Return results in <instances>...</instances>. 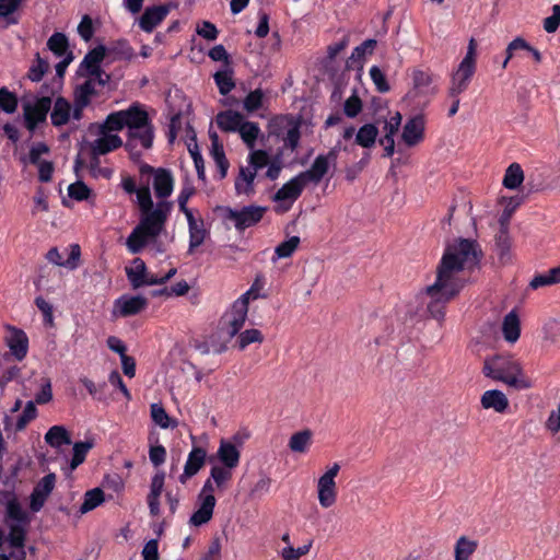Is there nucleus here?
Segmentation results:
<instances>
[{
    "label": "nucleus",
    "mask_w": 560,
    "mask_h": 560,
    "mask_svg": "<svg viewBox=\"0 0 560 560\" xmlns=\"http://www.w3.org/2000/svg\"><path fill=\"white\" fill-rule=\"evenodd\" d=\"M168 11L166 5L147 8L140 18V27L147 33L152 32L166 18Z\"/></svg>",
    "instance_id": "b1692460"
},
{
    "label": "nucleus",
    "mask_w": 560,
    "mask_h": 560,
    "mask_svg": "<svg viewBox=\"0 0 560 560\" xmlns=\"http://www.w3.org/2000/svg\"><path fill=\"white\" fill-rule=\"evenodd\" d=\"M299 244H300V237H298V236H292L289 240L280 243L275 249V254H276L275 259L290 257L296 250V248L299 247Z\"/></svg>",
    "instance_id": "13d9d810"
},
{
    "label": "nucleus",
    "mask_w": 560,
    "mask_h": 560,
    "mask_svg": "<svg viewBox=\"0 0 560 560\" xmlns=\"http://www.w3.org/2000/svg\"><path fill=\"white\" fill-rule=\"evenodd\" d=\"M68 196L77 201L89 200L93 202L95 197L92 189H90L83 182L78 180L68 187Z\"/></svg>",
    "instance_id": "a18cd8bd"
},
{
    "label": "nucleus",
    "mask_w": 560,
    "mask_h": 560,
    "mask_svg": "<svg viewBox=\"0 0 560 560\" xmlns=\"http://www.w3.org/2000/svg\"><path fill=\"white\" fill-rule=\"evenodd\" d=\"M370 75L378 92L386 93L389 91L386 77L377 66H373L370 69Z\"/></svg>",
    "instance_id": "0e129e2a"
},
{
    "label": "nucleus",
    "mask_w": 560,
    "mask_h": 560,
    "mask_svg": "<svg viewBox=\"0 0 560 560\" xmlns=\"http://www.w3.org/2000/svg\"><path fill=\"white\" fill-rule=\"evenodd\" d=\"M105 57V48L103 46H98L91 50L83 59L81 67L85 68L90 77L97 78L98 85H105L108 81V75L105 74L101 68L100 63Z\"/></svg>",
    "instance_id": "aec40b11"
},
{
    "label": "nucleus",
    "mask_w": 560,
    "mask_h": 560,
    "mask_svg": "<svg viewBox=\"0 0 560 560\" xmlns=\"http://www.w3.org/2000/svg\"><path fill=\"white\" fill-rule=\"evenodd\" d=\"M126 275L133 289L143 285L158 284V276L147 270L145 264L140 258H135L129 267H126Z\"/></svg>",
    "instance_id": "a211bd4d"
},
{
    "label": "nucleus",
    "mask_w": 560,
    "mask_h": 560,
    "mask_svg": "<svg viewBox=\"0 0 560 560\" xmlns=\"http://www.w3.org/2000/svg\"><path fill=\"white\" fill-rule=\"evenodd\" d=\"M7 515L16 523L26 524L28 522L26 512L22 509L15 497H11L7 502Z\"/></svg>",
    "instance_id": "8fccbe9b"
},
{
    "label": "nucleus",
    "mask_w": 560,
    "mask_h": 560,
    "mask_svg": "<svg viewBox=\"0 0 560 560\" xmlns=\"http://www.w3.org/2000/svg\"><path fill=\"white\" fill-rule=\"evenodd\" d=\"M93 447L92 441L77 442L73 445V457L70 463L71 469H75L79 465H81L88 452Z\"/></svg>",
    "instance_id": "603ef678"
},
{
    "label": "nucleus",
    "mask_w": 560,
    "mask_h": 560,
    "mask_svg": "<svg viewBox=\"0 0 560 560\" xmlns=\"http://www.w3.org/2000/svg\"><path fill=\"white\" fill-rule=\"evenodd\" d=\"M18 98L7 88L0 89V112L12 114L16 110Z\"/></svg>",
    "instance_id": "bf43d9fd"
},
{
    "label": "nucleus",
    "mask_w": 560,
    "mask_h": 560,
    "mask_svg": "<svg viewBox=\"0 0 560 560\" xmlns=\"http://www.w3.org/2000/svg\"><path fill=\"white\" fill-rule=\"evenodd\" d=\"M542 340L556 345L560 340V318H548L541 328Z\"/></svg>",
    "instance_id": "79ce46f5"
},
{
    "label": "nucleus",
    "mask_w": 560,
    "mask_h": 560,
    "mask_svg": "<svg viewBox=\"0 0 560 560\" xmlns=\"http://www.w3.org/2000/svg\"><path fill=\"white\" fill-rule=\"evenodd\" d=\"M206 457L207 453L203 448L194 447L188 455L180 480L184 482L186 478H190L196 475L203 466Z\"/></svg>",
    "instance_id": "bb28decb"
},
{
    "label": "nucleus",
    "mask_w": 560,
    "mask_h": 560,
    "mask_svg": "<svg viewBox=\"0 0 560 560\" xmlns=\"http://www.w3.org/2000/svg\"><path fill=\"white\" fill-rule=\"evenodd\" d=\"M249 305L237 299L224 313L221 319V329L230 338L236 336L243 328L248 313Z\"/></svg>",
    "instance_id": "1a4fd4ad"
},
{
    "label": "nucleus",
    "mask_w": 560,
    "mask_h": 560,
    "mask_svg": "<svg viewBox=\"0 0 560 560\" xmlns=\"http://www.w3.org/2000/svg\"><path fill=\"white\" fill-rule=\"evenodd\" d=\"M481 255L476 241L458 238L448 244L436 267L435 281L417 295L416 314L442 322L445 305L464 289Z\"/></svg>",
    "instance_id": "f257e3e1"
},
{
    "label": "nucleus",
    "mask_w": 560,
    "mask_h": 560,
    "mask_svg": "<svg viewBox=\"0 0 560 560\" xmlns=\"http://www.w3.org/2000/svg\"><path fill=\"white\" fill-rule=\"evenodd\" d=\"M305 186L306 183L300 174L285 183L273 197V200L277 202L276 210L278 212L288 211Z\"/></svg>",
    "instance_id": "9d476101"
},
{
    "label": "nucleus",
    "mask_w": 560,
    "mask_h": 560,
    "mask_svg": "<svg viewBox=\"0 0 560 560\" xmlns=\"http://www.w3.org/2000/svg\"><path fill=\"white\" fill-rule=\"evenodd\" d=\"M425 119L423 115H415L402 126L401 141L409 148L417 147L424 140Z\"/></svg>",
    "instance_id": "dca6fc26"
},
{
    "label": "nucleus",
    "mask_w": 560,
    "mask_h": 560,
    "mask_svg": "<svg viewBox=\"0 0 560 560\" xmlns=\"http://www.w3.org/2000/svg\"><path fill=\"white\" fill-rule=\"evenodd\" d=\"M377 135V128L373 124H366L358 130L355 142L363 148H371L374 145Z\"/></svg>",
    "instance_id": "a19ab883"
},
{
    "label": "nucleus",
    "mask_w": 560,
    "mask_h": 560,
    "mask_svg": "<svg viewBox=\"0 0 560 560\" xmlns=\"http://www.w3.org/2000/svg\"><path fill=\"white\" fill-rule=\"evenodd\" d=\"M244 143L252 151L254 150L256 140L260 133V128L258 124L253 121H244L242 122L240 129L237 130Z\"/></svg>",
    "instance_id": "4c0bfd02"
},
{
    "label": "nucleus",
    "mask_w": 560,
    "mask_h": 560,
    "mask_svg": "<svg viewBox=\"0 0 560 560\" xmlns=\"http://www.w3.org/2000/svg\"><path fill=\"white\" fill-rule=\"evenodd\" d=\"M151 418L153 422L162 429H174L177 427V421L172 419L165 408L161 404H152L150 407Z\"/></svg>",
    "instance_id": "e433bc0d"
},
{
    "label": "nucleus",
    "mask_w": 560,
    "mask_h": 560,
    "mask_svg": "<svg viewBox=\"0 0 560 560\" xmlns=\"http://www.w3.org/2000/svg\"><path fill=\"white\" fill-rule=\"evenodd\" d=\"M244 120L243 115L233 110H224L217 115L218 127L228 132L237 131Z\"/></svg>",
    "instance_id": "c85d7f7f"
},
{
    "label": "nucleus",
    "mask_w": 560,
    "mask_h": 560,
    "mask_svg": "<svg viewBox=\"0 0 560 560\" xmlns=\"http://www.w3.org/2000/svg\"><path fill=\"white\" fill-rule=\"evenodd\" d=\"M497 253L502 265L511 260V241L508 231L501 230L495 240Z\"/></svg>",
    "instance_id": "c03bdc74"
},
{
    "label": "nucleus",
    "mask_w": 560,
    "mask_h": 560,
    "mask_svg": "<svg viewBox=\"0 0 560 560\" xmlns=\"http://www.w3.org/2000/svg\"><path fill=\"white\" fill-rule=\"evenodd\" d=\"M207 236L203 221L189 228V253L199 247Z\"/></svg>",
    "instance_id": "4d7b16f0"
},
{
    "label": "nucleus",
    "mask_w": 560,
    "mask_h": 560,
    "mask_svg": "<svg viewBox=\"0 0 560 560\" xmlns=\"http://www.w3.org/2000/svg\"><path fill=\"white\" fill-rule=\"evenodd\" d=\"M148 306V300L142 295H121L114 301L112 316L114 318L129 317L140 314Z\"/></svg>",
    "instance_id": "9b49d317"
},
{
    "label": "nucleus",
    "mask_w": 560,
    "mask_h": 560,
    "mask_svg": "<svg viewBox=\"0 0 560 560\" xmlns=\"http://www.w3.org/2000/svg\"><path fill=\"white\" fill-rule=\"evenodd\" d=\"M50 109V120L55 127L65 126L73 118V108L65 97L58 96Z\"/></svg>",
    "instance_id": "393cba45"
},
{
    "label": "nucleus",
    "mask_w": 560,
    "mask_h": 560,
    "mask_svg": "<svg viewBox=\"0 0 560 560\" xmlns=\"http://www.w3.org/2000/svg\"><path fill=\"white\" fill-rule=\"evenodd\" d=\"M37 417V409L35 406V402L30 400L25 404V407L22 411V413L19 416L16 423H15V430L22 431L26 428V425L33 421Z\"/></svg>",
    "instance_id": "3c124183"
},
{
    "label": "nucleus",
    "mask_w": 560,
    "mask_h": 560,
    "mask_svg": "<svg viewBox=\"0 0 560 560\" xmlns=\"http://www.w3.org/2000/svg\"><path fill=\"white\" fill-rule=\"evenodd\" d=\"M338 145L332 148L327 154L318 155L313 162L310 170L300 173L305 183H319L325 174L328 172L329 165L335 164L338 156Z\"/></svg>",
    "instance_id": "4468645a"
},
{
    "label": "nucleus",
    "mask_w": 560,
    "mask_h": 560,
    "mask_svg": "<svg viewBox=\"0 0 560 560\" xmlns=\"http://www.w3.org/2000/svg\"><path fill=\"white\" fill-rule=\"evenodd\" d=\"M128 136L126 149L133 160L139 159L141 155V152L137 150L138 147L145 150L152 147L154 133L151 124L128 132Z\"/></svg>",
    "instance_id": "f3484780"
},
{
    "label": "nucleus",
    "mask_w": 560,
    "mask_h": 560,
    "mask_svg": "<svg viewBox=\"0 0 560 560\" xmlns=\"http://www.w3.org/2000/svg\"><path fill=\"white\" fill-rule=\"evenodd\" d=\"M545 427L551 434L560 433V402L557 405L556 409L550 411Z\"/></svg>",
    "instance_id": "338daca9"
},
{
    "label": "nucleus",
    "mask_w": 560,
    "mask_h": 560,
    "mask_svg": "<svg viewBox=\"0 0 560 560\" xmlns=\"http://www.w3.org/2000/svg\"><path fill=\"white\" fill-rule=\"evenodd\" d=\"M264 341V335L256 328L246 329L241 332L237 338V345L241 350H244L250 343H261Z\"/></svg>",
    "instance_id": "5fc2aeb1"
},
{
    "label": "nucleus",
    "mask_w": 560,
    "mask_h": 560,
    "mask_svg": "<svg viewBox=\"0 0 560 560\" xmlns=\"http://www.w3.org/2000/svg\"><path fill=\"white\" fill-rule=\"evenodd\" d=\"M376 46L375 39H366L360 46L355 47L347 61V68L358 67L362 69V60L365 55H372Z\"/></svg>",
    "instance_id": "473e14b6"
},
{
    "label": "nucleus",
    "mask_w": 560,
    "mask_h": 560,
    "mask_svg": "<svg viewBox=\"0 0 560 560\" xmlns=\"http://www.w3.org/2000/svg\"><path fill=\"white\" fill-rule=\"evenodd\" d=\"M47 46L57 56L62 57L68 51V39L62 33H55L48 39Z\"/></svg>",
    "instance_id": "6e6d98bb"
},
{
    "label": "nucleus",
    "mask_w": 560,
    "mask_h": 560,
    "mask_svg": "<svg viewBox=\"0 0 560 560\" xmlns=\"http://www.w3.org/2000/svg\"><path fill=\"white\" fill-rule=\"evenodd\" d=\"M55 474H48L36 485L31 494L30 503V508L33 512H38L43 508L45 501L55 488Z\"/></svg>",
    "instance_id": "412c9836"
},
{
    "label": "nucleus",
    "mask_w": 560,
    "mask_h": 560,
    "mask_svg": "<svg viewBox=\"0 0 560 560\" xmlns=\"http://www.w3.org/2000/svg\"><path fill=\"white\" fill-rule=\"evenodd\" d=\"M214 81L222 95H226L235 86V83L232 78V72L230 70L218 71L214 74Z\"/></svg>",
    "instance_id": "864d4df0"
},
{
    "label": "nucleus",
    "mask_w": 560,
    "mask_h": 560,
    "mask_svg": "<svg viewBox=\"0 0 560 560\" xmlns=\"http://www.w3.org/2000/svg\"><path fill=\"white\" fill-rule=\"evenodd\" d=\"M217 456L223 466L234 469L240 463L241 454L238 448L233 443L222 440L220 442Z\"/></svg>",
    "instance_id": "cd10ccee"
},
{
    "label": "nucleus",
    "mask_w": 560,
    "mask_h": 560,
    "mask_svg": "<svg viewBox=\"0 0 560 560\" xmlns=\"http://www.w3.org/2000/svg\"><path fill=\"white\" fill-rule=\"evenodd\" d=\"M402 116L399 112H389L388 116L384 119L383 131L384 138L389 139L394 138L395 133L398 131L401 125Z\"/></svg>",
    "instance_id": "09e8293b"
},
{
    "label": "nucleus",
    "mask_w": 560,
    "mask_h": 560,
    "mask_svg": "<svg viewBox=\"0 0 560 560\" xmlns=\"http://www.w3.org/2000/svg\"><path fill=\"white\" fill-rule=\"evenodd\" d=\"M340 469L339 463H332L325 467V470L316 480V495L322 509L328 510L337 503L338 489L336 478Z\"/></svg>",
    "instance_id": "0eeeda50"
},
{
    "label": "nucleus",
    "mask_w": 560,
    "mask_h": 560,
    "mask_svg": "<svg viewBox=\"0 0 560 560\" xmlns=\"http://www.w3.org/2000/svg\"><path fill=\"white\" fill-rule=\"evenodd\" d=\"M524 180V172L518 163H512L505 171L503 186L508 189L518 188Z\"/></svg>",
    "instance_id": "58836bf2"
},
{
    "label": "nucleus",
    "mask_w": 560,
    "mask_h": 560,
    "mask_svg": "<svg viewBox=\"0 0 560 560\" xmlns=\"http://www.w3.org/2000/svg\"><path fill=\"white\" fill-rule=\"evenodd\" d=\"M97 78L90 77L84 83L74 90L73 119L80 120L83 117V109L90 104L93 96L96 95Z\"/></svg>",
    "instance_id": "2eb2a0df"
},
{
    "label": "nucleus",
    "mask_w": 560,
    "mask_h": 560,
    "mask_svg": "<svg viewBox=\"0 0 560 560\" xmlns=\"http://www.w3.org/2000/svg\"><path fill=\"white\" fill-rule=\"evenodd\" d=\"M544 30L547 33H555L560 25V5L555 4L552 7V14L544 19Z\"/></svg>",
    "instance_id": "69168bd1"
},
{
    "label": "nucleus",
    "mask_w": 560,
    "mask_h": 560,
    "mask_svg": "<svg viewBox=\"0 0 560 560\" xmlns=\"http://www.w3.org/2000/svg\"><path fill=\"white\" fill-rule=\"evenodd\" d=\"M104 501V493L100 488L89 490L84 494L83 503L80 506V513L85 514L97 508Z\"/></svg>",
    "instance_id": "49530a36"
},
{
    "label": "nucleus",
    "mask_w": 560,
    "mask_h": 560,
    "mask_svg": "<svg viewBox=\"0 0 560 560\" xmlns=\"http://www.w3.org/2000/svg\"><path fill=\"white\" fill-rule=\"evenodd\" d=\"M110 128L121 130L128 128V132L150 124L148 113L140 105H132L128 109L118 110L107 116Z\"/></svg>",
    "instance_id": "6e6552de"
},
{
    "label": "nucleus",
    "mask_w": 560,
    "mask_h": 560,
    "mask_svg": "<svg viewBox=\"0 0 560 560\" xmlns=\"http://www.w3.org/2000/svg\"><path fill=\"white\" fill-rule=\"evenodd\" d=\"M312 436L313 433L308 429L295 432L291 435L288 446L293 453L304 454L312 444Z\"/></svg>",
    "instance_id": "72a5a7b5"
},
{
    "label": "nucleus",
    "mask_w": 560,
    "mask_h": 560,
    "mask_svg": "<svg viewBox=\"0 0 560 560\" xmlns=\"http://www.w3.org/2000/svg\"><path fill=\"white\" fill-rule=\"evenodd\" d=\"M265 213V208L258 206L244 207L241 210H226V219L234 223V226L242 231L259 222Z\"/></svg>",
    "instance_id": "ddd939ff"
},
{
    "label": "nucleus",
    "mask_w": 560,
    "mask_h": 560,
    "mask_svg": "<svg viewBox=\"0 0 560 560\" xmlns=\"http://www.w3.org/2000/svg\"><path fill=\"white\" fill-rule=\"evenodd\" d=\"M199 560H221V544L214 538L208 546L207 550L200 556Z\"/></svg>",
    "instance_id": "774afa93"
},
{
    "label": "nucleus",
    "mask_w": 560,
    "mask_h": 560,
    "mask_svg": "<svg viewBox=\"0 0 560 560\" xmlns=\"http://www.w3.org/2000/svg\"><path fill=\"white\" fill-rule=\"evenodd\" d=\"M50 108L51 98L49 96H42L34 103L24 104L23 112L27 129L33 131L38 124L44 122Z\"/></svg>",
    "instance_id": "f8f14e48"
},
{
    "label": "nucleus",
    "mask_w": 560,
    "mask_h": 560,
    "mask_svg": "<svg viewBox=\"0 0 560 560\" xmlns=\"http://www.w3.org/2000/svg\"><path fill=\"white\" fill-rule=\"evenodd\" d=\"M22 523H15L10 525L9 541L12 547H23L25 540V530Z\"/></svg>",
    "instance_id": "e2e57ef3"
},
{
    "label": "nucleus",
    "mask_w": 560,
    "mask_h": 560,
    "mask_svg": "<svg viewBox=\"0 0 560 560\" xmlns=\"http://www.w3.org/2000/svg\"><path fill=\"white\" fill-rule=\"evenodd\" d=\"M485 409H492L498 413H503L509 408V399L506 395L499 389L486 390L480 399Z\"/></svg>",
    "instance_id": "a878e982"
},
{
    "label": "nucleus",
    "mask_w": 560,
    "mask_h": 560,
    "mask_svg": "<svg viewBox=\"0 0 560 560\" xmlns=\"http://www.w3.org/2000/svg\"><path fill=\"white\" fill-rule=\"evenodd\" d=\"M521 198L518 197H501L499 202L503 207L502 213L500 215L499 222L501 225V230L508 231V224L515 212V210L521 205Z\"/></svg>",
    "instance_id": "c9c22d12"
},
{
    "label": "nucleus",
    "mask_w": 560,
    "mask_h": 560,
    "mask_svg": "<svg viewBox=\"0 0 560 560\" xmlns=\"http://www.w3.org/2000/svg\"><path fill=\"white\" fill-rule=\"evenodd\" d=\"M117 130L110 128L107 118L103 124L92 125L90 132L95 135V139L88 143L92 155V167L98 164V156L105 155L122 145L121 138L115 133Z\"/></svg>",
    "instance_id": "20e7f679"
},
{
    "label": "nucleus",
    "mask_w": 560,
    "mask_h": 560,
    "mask_svg": "<svg viewBox=\"0 0 560 560\" xmlns=\"http://www.w3.org/2000/svg\"><path fill=\"white\" fill-rule=\"evenodd\" d=\"M142 172L153 173V189L158 198L164 199L171 196L174 188V178L170 171L156 168L147 165L141 168Z\"/></svg>",
    "instance_id": "6ab92c4d"
},
{
    "label": "nucleus",
    "mask_w": 560,
    "mask_h": 560,
    "mask_svg": "<svg viewBox=\"0 0 560 560\" xmlns=\"http://www.w3.org/2000/svg\"><path fill=\"white\" fill-rule=\"evenodd\" d=\"M412 89L409 91V96L412 98L419 96H425L433 94L434 88H432V74L429 71L421 69H415L412 71Z\"/></svg>",
    "instance_id": "4be33fe9"
},
{
    "label": "nucleus",
    "mask_w": 560,
    "mask_h": 560,
    "mask_svg": "<svg viewBox=\"0 0 560 560\" xmlns=\"http://www.w3.org/2000/svg\"><path fill=\"white\" fill-rule=\"evenodd\" d=\"M8 331L9 332L5 337V341L12 354L18 360L24 359L28 349V338L26 334L23 330L14 327H9Z\"/></svg>",
    "instance_id": "5701e85b"
},
{
    "label": "nucleus",
    "mask_w": 560,
    "mask_h": 560,
    "mask_svg": "<svg viewBox=\"0 0 560 560\" xmlns=\"http://www.w3.org/2000/svg\"><path fill=\"white\" fill-rule=\"evenodd\" d=\"M211 139V155L219 168L220 178H224L228 174L229 161L225 158L223 145L219 142L217 132H210Z\"/></svg>",
    "instance_id": "c756f323"
},
{
    "label": "nucleus",
    "mask_w": 560,
    "mask_h": 560,
    "mask_svg": "<svg viewBox=\"0 0 560 560\" xmlns=\"http://www.w3.org/2000/svg\"><path fill=\"white\" fill-rule=\"evenodd\" d=\"M557 283H560V266L551 268L545 273L535 276L529 285L532 289H538Z\"/></svg>",
    "instance_id": "ea45409f"
},
{
    "label": "nucleus",
    "mask_w": 560,
    "mask_h": 560,
    "mask_svg": "<svg viewBox=\"0 0 560 560\" xmlns=\"http://www.w3.org/2000/svg\"><path fill=\"white\" fill-rule=\"evenodd\" d=\"M477 42L471 37L463 60L452 73L448 95H460L469 85L476 71Z\"/></svg>",
    "instance_id": "39448f33"
},
{
    "label": "nucleus",
    "mask_w": 560,
    "mask_h": 560,
    "mask_svg": "<svg viewBox=\"0 0 560 560\" xmlns=\"http://www.w3.org/2000/svg\"><path fill=\"white\" fill-rule=\"evenodd\" d=\"M210 478L214 481L218 488H222L232 478V468L215 465L211 468Z\"/></svg>",
    "instance_id": "052dcab7"
},
{
    "label": "nucleus",
    "mask_w": 560,
    "mask_h": 560,
    "mask_svg": "<svg viewBox=\"0 0 560 560\" xmlns=\"http://www.w3.org/2000/svg\"><path fill=\"white\" fill-rule=\"evenodd\" d=\"M502 332L504 339L510 343H514L518 340L521 334V325L518 316L515 312H510L505 315L502 323Z\"/></svg>",
    "instance_id": "7c9ffc66"
},
{
    "label": "nucleus",
    "mask_w": 560,
    "mask_h": 560,
    "mask_svg": "<svg viewBox=\"0 0 560 560\" xmlns=\"http://www.w3.org/2000/svg\"><path fill=\"white\" fill-rule=\"evenodd\" d=\"M269 154L264 150L250 151L248 155V165L241 166L235 179V190L237 195L252 196L255 192V178L257 171L267 166Z\"/></svg>",
    "instance_id": "423d86ee"
},
{
    "label": "nucleus",
    "mask_w": 560,
    "mask_h": 560,
    "mask_svg": "<svg viewBox=\"0 0 560 560\" xmlns=\"http://www.w3.org/2000/svg\"><path fill=\"white\" fill-rule=\"evenodd\" d=\"M45 441L47 444L55 448H58L61 445L71 444L69 432L62 425L51 427L45 434Z\"/></svg>",
    "instance_id": "f704fd0d"
},
{
    "label": "nucleus",
    "mask_w": 560,
    "mask_h": 560,
    "mask_svg": "<svg viewBox=\"0 0 560 560\" xmlns=\"http://www.w3.org/2000/svg\"><path fill=\"white\" fill-rule=\"evenodd\" d=\"M313 546V540L310 539L304 542L302 546L293 547L292 545L284 546L280 551V557L282 560H300L302 557L306 556Z\"/></svg>",
    "instance_id": "37998d69"
},
{
    "label": "nucleus",
    "mask_w": 560,
    "mask_h": 560,
    "mask_svg": "<svg viewBox=\"0 0 560 560\" xmlns=\"http://www.w3.org/2000/svg\"><path fill=\"white\" fill-rule=\"evenodd\" d=\"M482 374L495 382H501L515 389H527L532 386L525 376L521 363L509 355L495 354L485 359Z\"/></svg>",
    "instance_id": "7ed1b4c3"
},
{
    "label": "nucleus",
    "mask_w": 560,
    "mask_h": 560,
    "mask_svg": "<svg viewBox=\"0 0 560 560\" xmlns=\"http://www.w3.org/2000/svg\"><path fill=\"white\" fill-rule=\"evenodd\" d=\"M265 289V278L261 275H257L250 288L243 293L238 299L243 300L246 304L249 305L250 301L258 300L259 298H264L262 291Z\"/></svg>",
    "instance_id": "de8ad7c7"
},
{
    "label": "nucleus",
    "mask_w": 560,
    "mask_h": 560,
    "mask_svg": "<svg viewBox=\"0 0 560 560\" xmlns=\"http://www.w3.org/2000/svg\"><path fill=\"white\" fill-rule=\"evenodd\" d=\"M476 547L477 545L475 541L469 540L466 537H460L455 546V558L468 560L476 550Z\"/></svg>",
    "instance_id": "680f3d73"
},
{
    "label": "nucleus",
    "mask_w": 560,
    "mask_h": 560,
    "mask_svg": "<svg viewBox=\"0 0 560 560\" xmlns=\"http://www.w3.org/2000/svg\"><path fill=\"white\" fill-rule=\"evenodd\" d=\"M139 207L142 211L140 223L128 236L126 245L132 254L139 253L151 240H154L164 229L172 205L160 201L154 209L148 186L136 191Z\"/></svg>",
    "instance_id": "f03ea898"
},
{
    "label": "nucleus",
    "mask_w": 560,
    "mask_h": 560,
    "mask_svg": "<svg viewBox=\"0 0 560 560\" xmlns=\"http://www.w3.org/2000/svg\"><path fill=\"white\" fill-rule=\"evenodd\" d=\"M214 506L215 503H213L209 499H198V508L195 511V513L190 516L189 523L192 526H201L203 524H207L212 517Z\"/></svg>",
    "instance_id": "2f4dec72"
}]
</instances>
